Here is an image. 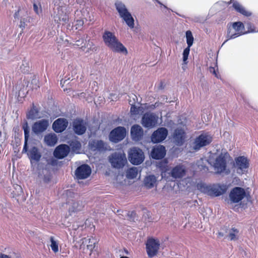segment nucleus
<instances>
[{
	"mask_svg": "<svg viewBox=\"0 0 258 258\" xmlns=\"http://www.w3.org/2000/svg\"><path fill=\"white\" fill-rule=\"evenodd\" d=\"M102 38L105 44L113 52L122 53L124 54L127 53L126 48L119 41L113 33L105 31L103 34Z\"/></svg>",
	"mask_w": 258,
	"mask_h": 258,
	"instance_id": "1",
	"label": "nucleus"
},
{
	"mask_svg": "<svg viewBox=\"0 0 258 258\" xmlns=\"http://www.w3.org/2000/svg\"><path fill=\"white\" fill-rule=\"evenodd\" d=\"M198 190L212 197H218L224 194L227 189L226 185L214 184L207 185L204 183H199L197 185Z\"/></svg>",
	"mask_w": 258,
	"mask_h": 258,
	"instance_id": "2",
	"label": "nucleus"
},
{
	"mask_svg": "<svg viewBox=\"0 0 258 258\" xmlns=\"http://www.w3.org/2000/svg\"><path fill=\"white\" fill-rule=\"evenodd\" d=\"M227 153H222L219 156L214 157H210L208 160L209 163L214 168L215 172L220 173L226 169Z\"/></svg>",
	"mask_w": 258,
	"mask_h": 258,
	"instance_id": "3",
	"label": "nucleus"
},
{
	"mask_svg": "<svg viewBox=\"0 0 258 258\" xmlns=\"http://www.w3.org/2000/svg\"><path fill=\"white\" fill-rule=\"evenodd\" d=\"M212 136L207 134L203 133L197 137L194 141L190 144L191 148L189 151L192 152L199 150L202 147L206 146L212 142Z\"/></svg>",
	"mask_w": 258,
	"mask_h": 258,
	"instance_id": "4",
	"label": "nucleus"
},
{
	"mask_svg": "<svg viewBox=\"0 0 258 258\" xmlns=\"http://www.w3.org/2000/svg\"><path fill=\"white\" fill-rule=\"evenodd\" d=\"M243 29L244 25L241 22H235L231 26H229L227 34V39L225 41L223 45L228 40L244 34L245 33L243 32Z\"/></svg>",
	"mask_w": 258,
	"mask_h": 258,
	"instance_id": "5",
	"label": "nucleus"
},
{
	"mask_svg": "<svg viewBox=\"0 0 258 258\" xmlns=\"http://www.w3.org/2000/svg\"><path fill=\"white\" fill-rule=\"evenodd\" d=\"M233 166L238 174H243L247 172L249 161L245 156H239L235 158Z\"/></svg>",
	"mask_w": 258,
	"mask_h": 258,
	"instance_id": "6",
	"label": "nucleus"
},
{
	"mask_svg": "<svg viewBox=\"0 0 258 258\" xmlns=\"http://www.w3.org/2000/svg\"><path fill=\"white\" fill-rule=\"evenodd\" d=\"M51 16L57 24H65L69 20L68 15L65 13L63 9L60 6L54 8Z\"/></svg>",
	"mask_w": 258,
	"mask_h": 258,
	"instance_id": "7",
	"label": "nucleus"
},
{
	"mask_svg": "<svg viewBox=\"0 0 258 258\" xmlns=\"http://www.w3.org/2000/svg\"><path fill=\"white\" fill-rule=\"evenodd\" d=\"M112 167L116 168H122L126 162V158L124 154L115 153L109 159Z\"/></svg>",
	"mask_w": 258,
	"mask_h": 258,
	"instance_id": "8",
	"label": "nucleus"
},
{
	"mask_svg": "<svg viewBox=\"0 0 258 258\" xmlns=\"http://www.w3.org/2000/svg\"><path fill=\"white\" fill-rule=\"evenodd\" d=\"M128 159L132 164H140L144 159V153L141 150L133 148L131 149L129 152Z\"/></svg>",
	"mask_w": 258,
	"mask_h": 258,
	"instance_id": "9",
	"label": "nucleus"
},
{
	"mask_svg": "<svg viewBox=\"0 0 258 258\" xmlns=\"http://www.w3.org/2000/svg\"><path fill=\"white\" fill-rule=\"evenodd\" d=\"M160 242L158 239L151 238L148 239L146 243V249L148 256L152 257L156 255L158 251Z\"/></svg>",
	"mask_w": 258,
	"mask_h": 258,
	"instance_id": "10",
	"label": "nucleus"
},
{
	"mask_svg": "<svg viewBox=\"0 0 258 258\" xmlns=\"http://www.w3.org/2000/svg\"><path fill=\"white\" fill-rule=\"evenodd\" d=\"M126 135V129L124 127L118 126L111 132L109 139L111 141L117 143L124 139Z\"/></svg>",
	"mask_w": 258,
	"mask_h": 258,
	"instance_id": "11",
	"label": "nucleus"
},
{
	"mask_svg": "<svg viewBox=\"0 0 258 258\" xmlns=\"http://www.w3.org/2000/svg\"><path fill=\"white\" fill-rule=\"evenodd\" d=\"M97 242V239L93 237H85L80 241V248L84 251L86 249L89 250L91 254Z\"/></svg>",
	"mask_w": 258,
	"mask_h": 258,
	"instance_id": "12",
	"label": "nucleus"
},
{
	"mask_svg": "<svg viewBox=\"0 0 258 258\" xmlns=\"http://www.w3.org/2000/svg\"><path fill=\"white\" fill-rule=\"evenodd\" d=\"M158 117L152 113H146L142 119V123L145 127L152 128L156 125Z\"/></svg>",
	"mask_w": 258,
	"mask_h": 258,
	"instance_id": "13",
	"label": "nucleus"
},
{
	"mask_svg": "<svg viewBox=\"0 0 258 258\" xmlns=\"http://www.w3.org/2000/svg\"><path fill=\"white\" fill-rule=\"evenodd\" d=\"M245 192L241 187H236L234 188L229 194L230 199L233 203H238L245 196Z\"/></svg>",
	"mask_w": 258,
	"mask_h": 258,
	"instance_id": "14",
	"label": "nucleus"
},
{
	"mask_svg": "<svg viewBox=\"0 0 258 258\" xmlns=\"http://www.w3.org/2000/svg\"><path fill=\"white\" fill-rule=\"evenodd\" d=\"M167 135L168 131L166 128H159L152 135L151 141L154 143H160L166 138Z\"/></svg>",
	"mask_w": 258,
	"mask_h": 258,
	"instance_id": "15",
	"label": "nucleus"
},
{
	"mask_svg": "<svg viewBox=\"0 0 258 258\" xmlns=\"http://www.w3.org/2000/svg\"><path fill=\"white\" fill-rule=\"evenodd\" d=\"M91 173V169L89 166L83 164L77 168L75 175L77 179H83L88 178Z\"/></svg>",
	"mask_w": 258,
	"mask_h": 258,
	"instance_id": "16",
	"label": "nucleus"
},
{
	"mask_svg": "<svg viewBox=\"0 0 258 258\" xmlns=\"http://www.w3.org/2000/svg\"><path fill=\"white\" fill-rule=\"evenodd\" d=\"M185 139V133L184 126L181 127H177L173 135L174 142L177 145H181L184 142Z\"/></svg>",
	"mask_w": 258,
	"mask_h": 258,
	"instance_id": "17",
	"label": "nucleus"
},
{
	"mask_svg": "<svg viewBox=\"0 0 258 258\" xmlns=\"http://www.w3.org/2000/svg\"><path fill=\"white\" fill-rule=\"evenodd\" d=\"M49 125L48 120L42 119L34 123L32 126V131L36 134H38L45 131Z\"/></svg>",
	"mask_w": 258,
	"mask_h": 258,
	"instance_id": "18",
	"label": "nucleus"
},
{
	"mask_svg": "<svg viewBox=\"0 0 258 258\" xmlns=\"http://www.w3.org/2000/svg\"><path fill=\"white\" fill-rule=\"evenodd\" d=\"M70 150V147L68 145H60L55 148L53 155L57 158L62 159L68 155Z\"/></svg>",
	"mask_w": 258,
	"mask_h": 258,
	"instance_id": "19",
	"label": "nucleus"
},
{
	"mask_svg": "<svg viewBox=\"0 0 258 258\" xmlns=\"http://www.w3.org/2000/svg\"><path fill=\"white\" fill-rule=\"evenodd\" d=\"M73 126L75 133L79 135L83 134L86 130V123L81 119L75 120Z\"/></svg>",
	"mask_w": 258,
	"mask_h": 258,
	"instance_id": "20",
	"label": "nucleus"
},
{
	"mask_svg": "<svg viewBox=\"0 0 258 258\" xmlns=\"http://www.w3.org/2000/svg\"><path fill=\"white\" fill-rule=\"evenodd\" d=\"M68 124V122L66 119L60 118L53 122L52 127L55 132L60 133L66 128Z\"/></svg>",
	"mask_w": 258,
	"mask_h": 258,
	"instance_id": "21",
	"label": "nucleus"
},
{
	"mask_svg": "<svg viewBox=\"0 0 258 258\" xmlns=\"http://www.w3.org/2000/svg\"><path fill=\"white\" fill-rule=\"evenodd\" d=\"M166 154L165 148L161 145L155 146L151 152V155L153 158L159 159L163 158Z\"/></svg>",
	"mask_w": 258,
	"mask_h": 258,
	"instance_id": "22",
	"label": "nucleus"
},
{
	"mask_svg": "<svg viewBox=\"0 0 258 258\" xmlns=\"http://www.w3.org/2000/svg\"><path fill=\"white\" fill-rule=\"evenodd\" d=\"M67 204L68 206L70 215H72L73 213L81 210L82 208V204L74 199H69Z\"/></svg>",
	"mask_w": 258,
	"mask_h": 258,
	"instance_id": "23",
	"label": "nucleus"
},
{
	"mask_svg": "<svg viewBox=\"0 0 258 258\" xmlns=\"http://www.w3.org/2000/svg\"><path fill=\"white\" fill-rule=\"evenodd\" d=\"M131 134L133 140L139 141L143 136V130L139 125H134L131 128Z\"/></svg>",
	"mask_w": 258,
	"mask_h": 258,
	"instance_id": "24",
	"label": "nucleus"
},
{
	"mask_svg": "<svg viewBox=\"0 0 258 258\" xmlns=\"http://www.w3.org/2000/svg\"><path fill=\"white\" fill-rule=\"evenodd\" d=\"M185 168L183 166H176L171 171L172 177L178 178L183 177L185 174Z\"/></svg>",
	"mask_w": 258,
	"mask_h": 258,
	"instance_id": "25",
	"label": "nucleus"
},
{
	"mask_svg": "<svg viewBox=\"0 0 258 258\" xmlns=\"http://www.w3.org/2000/svg\"><path fill=\"white\" fill-rule=\"evenodd\" d=\"M45 144L49 146H54L57 142V138L54 134H49L44 137Z\"/></svg>",
	"mask_w": 258,
	"mask_h": 258,
	"instance_id": "26",
	"label": "nucleus"
},
{
	"mask_svg": "<svg viewBox=\"0 0 258 258\" xmlns=\"http://www.w3.org/2000/svg\"><path fill=\"white\" fill-rule=\"evenodd\" d=\"M28 156L31 161L34 160L35 161H38L41 157L40 153L36 147H33L29 151Z\"/></svg>",
	"mask_w": 258,
	"mask_h": 258,
	"instance_id": "27",
	"label": "nucleus"
},
{
	"mask_svg": "<svg viewBox=\"0 0 258 258\" xmlns=\"http://www.w3.org/2000/svg\"><path fill=\"white\" fill-rule=\"evenodd\" d=\"M115 5L120 17L130 13L125 5L122 2H117L115 3Z\"/></svg>",
	"mask_w": 258,
	"mask_h": 258,
	"instance_id": "28",
	"label": "nucleus"
},
{
	"mask_svg": "<svg viewBox=\"0 0 258 258\" xmlns=\"http://www.w3.org/2000/svg\"><path fill=\"white\" fill-rule=\"evenodd\" d=\"M123 21L125 22L126 25L131 29L134 28L135 23H134V19L130 13H127L126 15H124L121 17Z\"/></svg>",
	"mask_w": 258,
	"mask_h": 258,
	"instance_id": "29",
	"label": "nucleus"
},
{
	"mask_svg": "<svg viewBox=\"0 0 258 258\" xmlns=\"http://www.w3.org/2000/svg\"><path fill=\"white\" fill-rule=\"evenodd\" d=\"M233 7L238 12L244 16H249L251 15V13L246 11L244 8L238 2H234L233 4Z\"/></svg>",
	"mask_w": 258,
	"mask_h": 258,
	"instance_id": "30",
	"label": "nucleus"
},
{
	"mask_svg": "<svg viewBox=\"0 0 258 258\" xmlns=\"http://www.w3.org/2000/svg\"><path fill=\"white\" fill-rule=\"evenodd\" d=\"M156 181L157 179L155 176L149 175L145 178L144 184L147 188H150L154 186Z\"/></svg>",
	"mask_w": 258,
	"mask_h": 258,
	"instance_id": "31",
	"label": "nucleus"
},
{
	"mask_svg": "<svg viewBox=\"0 0 258 258\" xmlns=\"http://www.w3.org/2000/svg\"><path fill=\"white\" fill-rule=\"evenodd\" d=\"M91 148L94 150H103L105 147V144L102 141H93L90 143Z\"/></svg>",
	"mask_w": 258,
	"mask_h": 258,
	"instance_id": "32",
	"label": "nucleus"
},
{
	"mask_svg": "<svg viewBox=\"0 0 258 258\" xmlns=\"http://www.w3.org/2000/svg\"><path fill=\"white\" fill-rule=\"evenodd\" d=\"M27 115L28 118L32 119L39 118L41 117V116L39 114V112L37 108L34 106L28 112Z\"/></svg>",
	"mask_w": 258,
	"mask_h": 258,
	"instance_id": "33",
	"label": "nucleus"
},
{
	"mask_svg": "<svg viewBox=\"0 0 258 258\" xmlns=\"http://www.w3.org/2000/svg\"><path fill=\"white\" fill-rule=\"evenodd\" d=\"M138 174V170L137 167H134L129 168L126 172V176L128 179L136 178Z\"/></svg>",
	"mask_w": 258,
	"mask_h": 258,
	"instance_id": "34",
	"label": "nucleus"
},
{
	"mask_svg": "<svg viewBox=\"0 0 258 258\" xmlns=\"http://www.w3.org/2000/svg\"><path fill=\"white\" fill-rule=\"evenodd\" d=\"M70 146L74 152L76 153H80L81 148V144L79 141H77L76 140L73 141L70 143Z\"/></svg>",
	"mask_w": 258,
	"mask_h": 258,
	"instance_id": "35",
	"label": "nucleus"
},
{
	"mask_svg": "<svg viewBox=\"0 0 258 258\" xmlns=\"http://www.w3.org/2000/svg\"><path fill=\"white\" fill-rule=\"evenodd\" d=\"M50 246L52 249V250L54 252L56 253L59 251V248H58V241L55 239V238L53 237H51L50 238Z\"/></svg>",
	"mask_w": 258,
	"mask_h": 258,
	"instance_id": "36",
	"label": "nucleus"
},
{
	"mask_svg": "<svg viewBox=\"0 0 258 258\" xmlns=\"http://www.w3.org/2000/svg\"><path fill=\"white\" fill-rule=\"evenodd\" d=\"M23 129L24 131V135H25V144L23 148V151H27V141L29 138V128L27 124L26 123L25 125L23 126Z\"/></svg>",
	"mask_w": 258,
	"mask_h": 258,
	"instance_id": "37",
	"label": "nucleus"
},
{
	"mask_svg": "<svg viewBox=\"0 0 258 258\" xmlns=\"http://www.w3.org/2000/svg\"><path fill=\"white\" fill-rule=\"evenodd\" d=\"M239 231L235 228L231 229L229 232V238L231 240H235L238 238Z\"/></svg>",
	"mask_w": 258,
	"mask_h": 258,
	"instance_id": "38",
	"label": "nucleus"
},
{
	"mask_svg": "<svg viewBox=\"0 0 258 258\" xmlns=\"http://www.w3.org/2000/svg\"><path fill=\"white\" fill-rule=\"evenodd\" d=\"M186 42L188 45L187 47H190L192 46L194 41V37L190 31H187L186 32Z\"/></svg>",
	"mask_w": 258,
	"mask_h": 258,
	"instance_id": "39",
	"label": "nucleus"
},
{
	"mask_svg": "<svg viewBox=\"0 0 258 258\" xmlns=\"http://www.w3.org/2000/svg\"><path fill=\"white\" fill-rule=\"evenodd\" d=\"M30 64L29 62L27 60H23L22 62V64L20 66V70L22 72L27 73L29 71Z\"/></svg>",
	"mask_w": 258,
	"mask_h": 258,
	"instance_id": "40",
	"label": "nucleus"
},
{
	"mask_svg": "<svg viewBox=\"0 0 258 258\" xmlns=\"http://www.w3.org/2000/svg\"><path fill=\"white\" fill-rule=\"evenodd\" d=\"M93 43L91 41H88L87 44H86V46L84 48L83 46H82V49L83 51H86V52H89L90 50H93Z\"/></svg>",
	"mask_w": 258,
	"mask_h": 258,
	"instance_id": "41",
	"label": "nucleus"
},
{
	"mask_svg": "<svg viewBox=\"0 0 258 258\" xmlns=\"http://www.w3.org/2000/svg\"><path fill=\"white\" fill-rule=\"evenodd\" d=\"M190 51V47H187L185 49H184L183 52V61L184 63L186 64V60L188 58V56L189 53Z\"/></svg>",
	"mask_w": 258,
	"mask_h": 258,
	"instance_id": "42",
	"label": "nucleus"
},
{
	"mask_svg": "<svg viewBox=\"0 0 258 258\" xmlns=\"http://www.w3.org/2000/svg\"><path fill=\"white\" fill-rule=\"evenodd\" d=\"M246 27L248 29V32L249 33L258 32V31H256L254 30V26L250 23L246 24Z\"/></svg>",
	"mask_w": 258,
	"mask_h": 258,
	"instance_id": "43",
	"label": "nucleus"
},
{
	"mask_svg": "<svg viewBox=\"0 0 258 258\" xmlns=\"http://www.w3.org/2000/svg\"><path fill=\"white\" fill-rule=\"evenodd\" d=\"M43 173H46L47 174L46 176H44V180L45 182H47L49 181L50 178V176L49 174H48V171L46 169H43L42 171Z\"/></svg>",
	"mask_w": 258,
	"mask_h": 258,
	"instance_id": "44",
	"label": "nucleus"
},
{
	"mask_svg": "<svg viewBox=\"0 0 258 258\" xmlns=\"http://www.w3.org/2000/svg\"><path fill=\"white\" fill-rule=\"evenodd\" d=\"M209 71L211 73H212L213 74H214L216 77L218 78V75L216 72V70L215 68L210 67Z\"/></svg>",
	"mask_w": 258,
	"mask_h": 258,
	"instance_id": "45",
	"label": "nucleus"
},
{
	"mask_svg": "<svg viewBox=\"0 0 258 258\" xmlns=\"http://www.w3.org/2000/svg\"><path fill=\"white\" fill-rule=\"evenodd\" d=\"M84 43V40L83 39H81L79 40H78L76 41V43L75 44V45L77 46H82V44Z\"/></svg>",
	"mask_w": 258,
	"mask_h": 258,
	"instance_id": "46",
	"label": "nucleus"
},
{
	"mask_svg": "<svg viewBox=\"0 0 258 258\" xmlns=\"http://www.w3.org/2000/svg\"><path fill=\"white\" fill-rule=\"evenodd\" d=\"M33 9L35 13L37 14H39V7L36 4H33Z\"/></svg>",
	"mask_w": 258,
	"mask_h": 258,
	"instance_id": "47",
	"label": "nucleus"
},
{
	"mask_svg": "<svg viewBox=\"0 0 258 258\" xmlns=\"http://www.w3.org/2000/svg\"><path fill=\"white\" fill-rule=\"evenodd\" d=\"M131 112L133 114H135L137 113V108L135 106V105H132L131 106Z\"/></svg>",
	"mask_w": 258,
	"mask_h": 258,
	"instance_id": "48",
	"label": "nucleus"
},
{
	"mask_svg": "<svg viewBox=\"0 0 258 258\" xmlns=\"http://www.w3.org/2000/svg\"><path fill=\"white\" fill-rule=\"evenodd\" d=\"M38 83V81L37 79L32 80V83L35 84V86H33V88L37 89L38 87H39V85H37Z\"/></svg>",
	"mask_w": 258,
	"mask_h": 258,
	"instance_id": "49",
	"label": "nucleus"
},
{
	"mask_svg": "<svg viewBox=\"0 0 258 258\" xmlns=\"http://www.w3.org/2000/svg\"><path fill=\"white\" fill-rule=\"evenodd\" d=\"M83 21L82 20H77L76 21V25L78 26V27H77V29L79 28L80 27H81L83 25Z\"/></svg>",
	"mask_w": 258,
	"mask_h": 258,
	"instance_id": "50",
	"label": "nucleus"
},
{
	"mask_svg": "<svg viewBox=\"0 0 258 258\" xmlns=\"http://www.w3.org/2000/svg\"><path fill=\"white\" fill-rule=\"evenodd\" d=\"M20 27L22 28V29L24 28L25 27V24L24 21V19H21L20 20Z\"/></svg>",
	"mask_w": 258,
	"mask_h": 258,
	"instance_id": "51",
	"label": "nucleus"
},
{
	"mask_svg": "<svg viewBox=\"0 0 258 258\" xmlns=\"http://www.w3.org/2000/svg\"><path fill=\"white\" fill-rule=\"evenodd\" d=\"M0 258H12L9 255L6 254L5 253H0Z\"/></svg>",
	"mask_w": 258,
	"mask_h": 258,
	"instance_id": "52",
	"label": "nucleus"
},
{
	"mask_svg": "<svg viewBox=\"0 0 258 258\" xmlns=\"http://www.w3.org/2000/svg\"><path fill=\"white\" fill-rule=\"evenodd\" d=\"M20 12H21V10H18L17 12H16L14 14V18L15 19H18L19 17V13Z\"/></svg>",
	"mask_w": 258,
	"mask_h": 258,
	"instance_id": "53",
	"label": "nucleus"
},
{
	"mask_svg": "<svg viewBox=\"0 0 258 258\" xmlns=\"http://www.w3.org/2000/svg\"><path fill=\"white\" fill-rule=\"evenodd\" d=\"M16 89L18 91H20L21 88L20 86H19L18 85H17L16 87Z\"/></svg>",
	"mask_w": 258,
	"mask_h": 258,
	"instance_id": "54",
	"label": "nucleus"
},
{
	"mask_svg": "<svg viewBox=\"0 0 258 258\" xmlns=\"http://www.w3.org/2000/svg\"><path fill=\"white\" fill-rule=\"evenodd\" d=\"M66 81H67L66 80L64 81L63 82V81H62V80H61V81H60V84H61V85H62V87H63V84H64V83H65V82H66Z\"/></svg>",
	"mask_w": 258,
	"mask_h": 258,
	"instance_id": "55",
	"label": "nucleus"
},
{
	"mask_svg": "<svg viewBox=\"0 0 258 258\" xmlns=\"http://www.w3.org/2000/svg\"><path fill=\"white\" fill-rule=\"evenodd\" d=\"M161 175H162V178H163L164 176H165V172L162 171V173H161Z\"/></svg>",
	"mask_w": 258,
	"mask_h": 258,
	"instance_id": "56",
	"label": "nucleus"
},
{
	"mask_svg": "<svg viewBox=\"0 0 258 258\" xmlns=\"http://www.w3.org/2000/svg\"><path fill=\"white\" fill-rule=\"evenodd\" d=\"M120 258H128V257L127 256H121V257H120Z\"/></svg>",
	"mask_w": 258,
	"mask_h": 258,
	"instance_id": "57",
	"label": "nucleus"
},
{
	"mask_svg": "<svg viewBox=\"0 0 258 258\" xmlns=\"http://www.w3.org/2000/svg\"><path fill=\"white\" fill-rule=\"evenodd\" d=\"M18 188H19V189H20V190H21V189H22V188H21V186H18Z\"/></svg>",
	"mask_w": 258,
	"mask_h": 258,
	"instance_id": "58",
	"label": "nucleus"
}]
</instances>
